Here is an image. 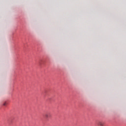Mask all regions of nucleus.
Wrapping results in <instances>:
<instances>
[{
  "label": "nucleus",
  "instance_id": "nucleus-3",
  "mask_svg": "<svg viewBox=\"0 0 126 126\" xmlns=\"http://www.w3.org/2000/svg\"><path fill=\"white\" fill-rule=\"evenodd\" d=\"M6 105H7V103H6V102H4V103L3 104V106H6Z\"/></svg>",
  "mask_w": 126,
  "mask_h": 126
},
{
  "label": "nucleus",
  "instance_id": "nucleus-2",
  "mask_svg": "<svg viewBox=\"0 0 126 126\" xmlns=\"http://www.w3.org/2000/svg\"><path fill=\"white\" fill-rule=\"evenodd\" d=\"M96 124L98 126H104V122H103L102 121H98L96 123Z\"/></svg>",
  "mask_w": 126,
  "mask_h": 126
},
{
  "label": "nucleus",
  "instance_id": "nucleus-1",
  "mask_svg": "<svg viewBox=\"0 0 126 126\" xmlns=\"http://www.w3.org/2000/svg\"><path fill=\"white\" fill-rule=\"evenodd\" d=\"M45 117L46 119H49V118L52 117V114L50 112H47L45 114Z\"/></svg>",
  "mask_w": 126,
  "mask_h": 126
}]
</instances>
